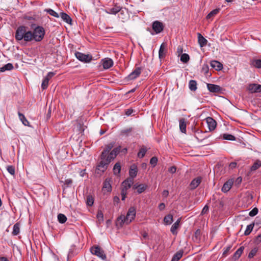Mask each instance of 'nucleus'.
Here are the masks:
<instances>
[{
	"mask_svg": "<svg viewBox=\"0 0 261 261\" xmlns=\"http://www.w3.org/2000/svg\"><path fill=\"white\" fill-rule=\"evenodd\" d=\"M45 33L44 29L41 26L36 27L32 32L27 31V28L22 25L17 28L15 37L17 41L24 39L26 42H30L33 40L39 42L43 39Z\"/></svg>",
	"mask_w": 261,
	"mask_h": 261,
	"instance_id": "nucleus-1",
	"label": "nucleus"
},
{
	"mask_svg": "<svg viewBox=\"0 0 261 261\" xmlns=\"http://www.w3.org/2000/svg\"><path fill=\"white\" fill-rule=\"evenodd\" d=\"M136 214V209L134 207H130L127 213L126 216L121 215L117 219V223L119 224L120 226L126 223H130L135 218Z\"/></svg>",
	"mask_w": 261,
	"mask_h": 261,
	"instance_id": "nucleus-2",
	"label": "nucleus"
},
{
	"mask_svg": "<svg viewBox=\"0 0 261 261\" xmlns=\"http://www.w3.org/2000/svg\"><path fill=\"white\" fill-rule=\"evenodd\" d=\"M100 161L97 164L96 168V172L97 174H101L103 173L107 169L108 165L111 162L110 159L108 156H102L100 154Z\"/></svg>",
	"mask_w": 261,
	"mask_h": 261,
	"instance_id": "nucleus-3",
	"label": "nucleus"
},
{
	"mask_svg": "<svg viewBox=\"0 0 261 261\" xmlns=\"http://www.w3.org/2000/svg\"><path fill=\"white\" fill-rule=\"evenodd\" d=\"M91 252L98 257L105 259L106 258V255L103 250L98 246H94L90 249Z\"/></svg>",
	"mask_w": 261,
	"mask_h": 261,
	"instance_id": "nucleus-4",
	"label": "nucleus"
},
{
	"mask_svg": "<svg viewBox=\"0 0 261 261\" xmlns=\"http://www.w3.org/2000/svg\"><path fill=\"white\" fill-rule=\"evenodd\" d=\"M76 58L80 61L89 63L92 60V57L89 54H84L81 52L76 51L75 53Z\"/></svg>",
	"mask_w": 261,
	"mask_h": 261,
	"instance_id": "nucleus-5",
	"label": "nucleus"
},
{
	"mask_svg": "<svg viewBox=\"0 0 261 261\" xmlns=\"http://www.w3.org/2000/svg\"><path fill=\"white\" fill-rule=\"evenodd\" d=\"M207 88L212 93H220L223 90L222 88L220 86L213 84H207Z\"/></svg>",
	"mask_w": 261,
	"mask_h": 261,
	"instance_id": "nucleus-6",
	"label": "nucleus"
},
{
	"mask_svg": "<svg viewBox=\"0 0 261 261\" xmlns=\"http://www.w3.org/2000/svg\"><path fill=\"white\" fill-rule=\"evenodd\" d=\"M152 29L156 34H159L163 30L164 25L163 23L159 21H155L152 23Z\"/></svg>",
	"mask_w": 261,
	"mask_h": 261,
	"instance_id": "nucleus-7",
	"label": "nucleus"
},
{
	"mask_svg": "<svg viewBox=\"0 0 261 261\" xmlns=\"http://www.w3.org/2000/svg\"><path fill=\"white\" fill-rule=\"evenodd\" d=\"M167 52V44L165 43H163L160 47L159 51V58L160 60L164 59Z\"/></svg>",
	"mask_w": 261,
	"mask_h": 261,
	"instance_id": "nucleus-8",
	"label": "nucleus"
},
{
	"mask_svg": "<svg viewBox=\"0 0 261 261\" xmlns=\"http://www.w3.org/2000/svg\"><path fill=\"white\" fill-rule=\"evenodd\" d=\"M120 12L121 14H123L124 12L122 10V7L115 5L114 7L111 8H109L106 10V12L108 14H116L118 12Z\"/></svg>",
	"mask_w": 261,
	"mask_h": 261,
	"instance_id": "nucleus-9",
	"label": "nucleus"
},
{
	"mask_svg": "<svg viewBox=\"0 0 261 261\" xmlns=\"http://www.w3.org/2000/svg\"><path fill=\"white\" fill-rule=\"evenodd\" d=\"M248 90L251 93L261 92V85L257 84H251L249 85Z\"/></svg>",
	"mask_w": 261,
	"mask_h": 261,
	"instance_id": "nucleus-10",
	"label": "nucleus"
},
{
	"mask_svg": "<svg viewBox=\"0 0 261 261\" xmlns=\"http://www.w3.org/2000/svg\"><path fill=\"white\" fill-rule=\"evenodd\" d=\"M103 67L105 69H108L113 66L114 64L112 59L106 58L102 60Z\"/></svg>",
	"mask_w": 261,
	"mask_h": 261,
	"instance_id": "nucleus-11",
	"label": "nucleus"
},
{
	"mask_svg": "<svg viewBox=\"0 0 261 261\" xmlns=\"http://www.w3.org/2000/svg\"><path fill=\"white\" fill-rule=\"evenodd\" d=\"M120 149L121 146H120L113 149L108 155V158L110 159V161H111L113 160L116 155L120 152Z\"/></svg>",
	"mask_w": 261,
	"mask_h": 261,
	"instance_id": "nucleus-12",
	"label": "nucleus"
},
{
	"mask_svg": "<svg viewBox=\"0 0 261 261\" xmlns=\"http://www.w3.org/2000/svg\"><path fill=\"white\" fill-rule=\"evenodd\" d=\"M206 122L208 125L209 130L212 131L214 130L217 125L216 121L211 117H207L206 119Z\"/></svg>",
	"mask_w": 261,
	"mask_h": 261,
	"instance_id": "nucleus-13",
	"label": "nucleus"
},
{
	"mask_svg": "<svg viewBox=\"0 0 261 261\" xmlns=\"http://www.w3.org/2000/svg\"><path fill=\"white\" fill-rule=\"evenodd\" d=\"M201 177H197L192 180L190 184V188L191 190H194L196 189L201 182Z\"/></svg>",
	"mask_w": 261,
	"mask_h": 261,
	"instance_id": "nucleus-14",
	"label": "nucleus"
},
{
	"mask_svg": "<svg viewBox=\"0 0 261 261\" xmlns=\"http://www.w3.org/2000/svg\"><path fill=\"white\" fill-rule=\"evenodd\" d=\"M134 182V179L132 178H127L122 183V189L127 190L130 188Z\"/></svg>",
	"mask_w": 261,
	"mask_h": 261,
	"instance_id": "nucleus-15",
	"label": "nucleus"
},
{
	"mask_svg": "<svg viewBox=\"0 0 261 261\" xmlns=\"http://www.w3.org/2000/svg\"><path fill=\"white\" fill-rule=\"evenodd\" d=\"M141 69L140 67L136 68L128 76L130 80H134L140 75Z\"/></svg>",
	"mask_w": 261,
	"mask_h": 261,
	"instance_id": "nucleus-16",
	"label": "nucleus"
},
{
	"mask_svg": "<svg viewBox=\"0 0 261 261\" xmlns=\"http://www.w3.org/2000/svg\"><path fill=\"white\" fill-rule=\"evenodd\" d=\"M233 181L231 179L227 180L223 185V186L221 189L222 191L224 193H226V192H227L228 191H229L233 185Z\"/></svg>",
	"mask_w": 261,
	"mask_h": 261,
	"instance_id": "nucleus-17",
	"label": "nucleus"
},
{
	"mask_svg": "<svg viewBox=\"0 0 261 261\" xmlns=\"http://www.w3.org/2000/svg\"><path fill=\"white\" fill-rule=\"evenodd\" d=\"M111 179L109 178H107L106 179L105 181L103 182V189L107 191V192H110L112 190L111 187Z\"/></svg>",
	"mask_w": 261,
	"mask_h": 261,
	"instance_id": "nucleus-18",
	"label": "nucleus"
},
{
	"mask_svg": "<svg viewBox=\"0 0 261 261\" xmlns=\"http://www.w3.org/2000/svg\"><path fill=\"white\" fill-rule=\"evenodd\" d=\"M147 187V185L145 184L137 185L136 184L133 186V189H137V192L139 194H141L146 189Z\"/></svg>",
	"mask_w": 261,
	"mask_h": 261,
	"instance_id": "nucleus-19",
	"label": "nucleus"
},
{
	"mask_svg": "<svg viewBox=\"0 0 261 261\" xmlns=\"http://www.w3.org/2000/svg\"><path fill=\"white\" fill-rule=\"evenodd\" d=\"M134 129L132 127L124 128L120 131V135L122 136H128L132 134Z\"/></svg>",
	"mask_w": 261,
	"mask_h": 261,
	"instance_id": "nucleus-20",
	"label": "nucleus"
},
{
	"mask_svg": "<svg viewBox=\"0 0 261 261\" xmlns=\"http://www.w3.org/2000/svg\"><path fill=\"white\" fill-rule=\"evenodd\" d=\"M138 172V169L136 166L133 165L130 167L129 171V177L132 178L133 179L137 176Z\"/></svg>",
	"mask_w": 261,
	"mask_h": 261,
	"instance_id": "nucleus-21",
	"label": "nucleus"
},
{
	"mask_svg": "<svg viewBox=\"0 0 261 261\" xmlns=\"http://www.w3.org/2000/svg\"><path fill=\"white\" fill-rule=\"evenodd\" d=\"M114 146L113 143H110L106 146L105 148L101 153L102 156H108L109 154L110 151L112 149Z\"/></svg>",
	"mask_w": 261,
	"mask_h": 261,
	"instance_id": "nucleus-22",
	"label": "nucleus"
},
{
	"mask_svg": "<svg viewBox=\"0 0 261 261\" xmlns=\"http://www.w3.org/2000/svg\"><path fill=\"white\" fill-rule=\"evenodd\" d=\"M244 249V247L243 246L240 247L234 253L232 256V259L234 260L238 259L242 254Z\"/></svg>",
	"mask_w": 261,
	"mask_h": 261,
	"instance_id": "nucleus-23",
	"label": "nucleus"
},
{
	"mask_svg": "<svg viewBox=\"0 0 261 261\" xmlns=\"http://www.w3.org/2000/svg\"><path fill=\"white\" fill-rule=\"evenodd\" d=\"M198 41L200 47L205 46L207 42V40L200 33H198Z\"/></svg>",
	"mask_w": 261,
	"mask_h": 261,
	"instance_id": "nucleus-24",
	"label": "nucleus"
},
{
	"mask_svg": "<svg viewBox=\"0 0 261 261\" xmlns=\"http://www.w3.org/2000/svg\"><path fill=\"white\" fill-rule=\"evenodd\" d=\"M211 65L218 71L221 70L223 67L222 64L217 61H212L211 62Z\"/></svg>",
	"mask_w": 261,
	"mask_h": 261,
	"instance_id": "nucleus-25",
	"label": "nucleus"
},
{
	"mask_svg": "<svg viewBox=\"0 0 261 261\" xmlns=\"http://www.w3.org/2000/svg\"><path fill=\"white\" fill-rule=\"evenodd\" d=\"M186 126L187 124L185 119L184 118L180 119L179 120V128L182 133H186Z\"/></svg>",
	"mask_w": 261,
	"mask_h": 261,
	"instance_id": "nucleus-26",
	"label": "nucleus"
},
{
	"mask_svg": "<svg viewBox=\"0 0 261 261\" xmlns=\"http://www.w3.org/2000/svg\"><path fill=\"white\" fill-rule=\"evenodd\" d=\"M60 16L62 19L68 24H72V19L66 13L62 12L60 13Z\"/></svg>",
	"mask_w": 261,
	"mask_h": 261,
	"instance_id": "nucleus-27",
	"label": "nucleus"
},
{
	"mask_svg": "<svg viewBox=\"0 0 261 261\" xmlns=\"http://www.w3.org/2000/svg\"><path fill=\"white\" fill-rule=\"evenodd\" d=\"M180 218H179L171 226L170 230L173 234H176V229L179 226Z\"/></svg>",
	"mask_w": 261,
	"mask_h": 261,
	"instance_id": "nucleus-28",
	"label": "nucleus"
},
{
	"mask_svg": "<svg viewBox=\"0 0 261 261\" xmlns=\"http://www.w3.org/2000/svg\"><path fill=\"white\" fill-rule=\"evenodd\" d=\"M201 238V231L200 229H197L195 231L194 236H193V240L197 243H198L200 240Z\"/></svg>",
	"mask_w": 261,
	"mask_h": 261,
	"instance_id": "nucleus-29",
	"label": "nucleus"
},
{
	"mask_svg": "<svg viewBox=\"0 0 261 261\" xmlns=\"http://www.w3.org/2000/svg\"><path fill=\"white\" fill-rule=\"evenodd\" d=\"M18 116H19V119L22 122L23 124L25 126H30V123L28 121V120L26 119V118L25 117L24 115L23 114H21L19 112H18Z\"/></svg>",
	"mask_w": 261,
	"mask_h": 261,
	"instance_id": "nucleus-30",
	"label": "nucleus"
},
{
	"mask_svg": "<svg viewBox=\"0 0 261 261\" xmlns=\"http://www.w3.org/2000/svg\"><path fill=\"white\" fill-rule=\"evenodd\" d=\"M183 251L180 250L177 252L173 256L171 261H178L182 256Z\"/></svg>",
	"mask_w": 261,
	"mask_h": 261,
	"instance_id": "nucleus-31",
	"label": "nucleus"
},
{
	"mask_svg": "<svg viewBox=\"0 0 261 261\" xmlns=\"http://www.w3.org/2000/svg\"><path fill=\"white\" fill-rule=\"evenodd\" d=\"M164 222L166 225H170L173 222V215L168 214L166 215L164 218Z\"/></svg>",
	"mask_w": 261,
	"mask_h": 261,
	"instance_id": "nucleus-32",
	"label": "nucleus"
},
{
	"mask_svg": "<svg viewBox=\"0 0 261 261\" xmlns=\"http://www.w3.org/2000/svg\"><path fill=\"white\" fill-rule=\"evenodd\" d=\"M261 167V161L256 160L250 168L251 171H254Z\"/></svg>",
	"mask_w": 261,
	"mask_h": 261,
	"instance_id": "nucleus-33",
	"label": "nucleus"
},
{
	"mask_svg": "<svg viewBox=\"0 0 261 261\" xmlns=\"http://www.w3.org/2000/svg\"><path fill=\"white\" fill-rule=\"evenodd\" d=\"M20 232V224L18 223H16L13 226V229L12 234L14 236H17Z\"/></svg>",
	"mask_w": 261,
	"mask_h": 261,
	"instance_id": "nucleus-34",
	"label": "nucleus"
},
{
	"mask_svg": "<svg viewBox=\"0 0 261 261\" xmlns=\"http://www.w3.org/2000/svg\"><path fill=\"white\" fill-rule=\"evenodd\" d=\"M221 137L224 140H230V141H234L236 140V137L230 134H224L221 135Z\"/></svg>",
	"mask_w": 261,
	"mask_h": 261,
	"instance_id": "nucleus-35",
	"label": "nucleus"
},
{
	"mask_svg": "<svg viewBox=\"0 0 261 261\" xmlns=\"http://www.w3.org/2000/svg\"><path fill=\"white\" fill-rule=\"evenodd\" d=\"M189 89L192 91H195L197 89V83L194 80H190L189 83Z\"/></svg>",
	"mask_w": 261,
	"mask_h": 261,
	"instance_id": "nucleus-36",
	"label": "nucleus"
},
{
	"mask_svg": "<svg viewBox=\"0 0 261 261\" xmlns=\"http://www.w3.org/2000/svg\"><path fill=\"white\" fill-rule=\"evenodd\" d=\"M13 68V65L11 63H8L3 67L0 68V72H4L6 70H11Z\"/></svg>",
	"mask_w": 261,
	"mask_h": 261,
	"instance_id": "nucleus-37",
	"label": "nucleus"
},
{
	"mask_svg": "<svg viewBox=\"0 0 261 261\" xmlns=\"http://www.w3.org/2000/svg\"><path fill=\"white\" fill-rule=\"evenodd\" d=\"M146 151H147L146 147L143 146L139 150V151L138 152V154H137L138 157L139 158H143L145 156Z\"/></svg>",
	"mask_w": 261,
	"mask_h": 261,
	"instance_id": "nucleus-38",
	"label": "nucleus"
},
{
	"mask_svg": "<svg viewBox=\"0 0 261 261\" xmlns=\"http://www.w3.org/2000/svg\"><path fill=\"white\" fill-rule=\"evenodd\" d=\"M58 220L60 223H64L67 221L66 216L63 214H59L58 215Z\"/></svg>",
	"mask_w": 261,
	"mask_h": 261,
	"instance_id": "nucleus-39",
	"label": "nucleus"
},
{
	"mask_svg": "<svg viewBox=\"0 0 261 261\" xmlns=\"http://www.w3.org/2000/svg\"><path fill=\"white\" fill-rule=\"evenodd\" d=\"M121 170V166L120 163H117L115 164L113 168L114 174L117 175L119 174Z\"/></svg>",
	"mask_w": 261,
	"mask_h": 261,
	"instance_id": "nucleus-40",
	"label": "nucleus"
},
{
	"mask_svg": "<svg viewBox=\"0 0 261 261\" xmlns=\"http://www.w3.org/2000/svg\"><path fill=\"white\" fill-rule=\"evenodd\" d=\"M254 227V223L250 224L247 226V228L245 231L244 234L245 236L249 235L252 231Z\"/></svg>",
	"mask_w": 261,
	"mask_h": 261,
	"instance_id": "nucleus-41",
	"label": "nucleus"
},
{
	"mask_svg": "<svg viewBox=\"0 0 261 261\" xmlns=\"http://www.w3.org/2000/svg\"><path fill=\"white\" fill-rule=\"evenodd\" d=\"M252 65L257 68H261V59H255L252 61Z\"/></svg>",
	"mask_w": 261,
	"mask_h": 261,
	"instance_id": "nucleus-42",
	"label": "nucleus"
},
{
	"mask_svg": "<svg viewBox=\"0 0 261 261\" xmlns=\"http://www.w3.org/2000/svg\"><path fill=\"white\" fill-rule=\"evenodd\" d=\"M190 60V57L187 54H182L180 57V61L184 63H187Z\"/></svg>",
	"mask_w": 261,
	"mask_h": 261,
	"instance_id": "nucleus-43",
	"label": "nucleus"
},
{
	"mask_svg": "<svg viewBox=\"0 0 261 261\" xmlns=\"http://www.w3.org/2000/svg\"><path fill=\"white\" fill-rule=\"evenodd\" d=\"M44 11L50 15L53 16L55 17L58 18L60 16V15L57 12H56L54 10L51 9H46Z\"/></svg>",
	"mask_w": 261,
	"mask_h": 261,
	"instance_id": "nucleus-44",
	"label": "nucleus"
},
{
	"mask_svg": "<svg viewBox=\"0 0 261 261\" xmlns=\"http://www.w3.org/2000/svg\"><path fill=\"white\" fill-rule=\"evenodd\" d=\"M257 251H258L257 247H254V248H253L248 254V258H253L256 255Z\"/></svg>",
	"mask_w": 261,
	"mask_h": 261,
	"instance_id": "nucleus-45",
	"label": "nucleus"
},
{
	"mask_svg": "<svg viewBox=\"0 0 261 261\" xmlns=\"http://www.w3.org/2000/svg\"><path fill=\"white\" fill-rule=\"evenodd\" d=\"M94 202V199L91 195H88L86 199V203L89 206H92Z\"/></svg>",
	"mask_w": 261,
	"mask_h": 261,
	"instance_id": "nucleus-46",
	"label": "nucleus"
},
{
	"mask_svg": "<svg viewBox=\"0 0 261 261\" xmlns=\"http://www.w3.org/2000/svg\"><path fill=\"white\" fill-rule=\"evenodd\" d=\"M219 11V9H215L212 11L206 16L207 19L211 18L214 17L215 15H216Z\"/></svg>",
	"mask_w": 261,
	"mask_h": 261,
	"instance_id": "nucleus-47",
	"label": "nucleus"
},
{
	"mask_svg": "<svg viewBox=\"0 0 261 261\" xmlns=\"http://www.w3.org/2000/svg\"><path fill=\"white\" fill-rule=\"evenodd\" d=\"M7 170L8 172L12 175H14L15 174V167L13 166H8L7 167Z\"/></svg>",
	"mask_w": 261,
	"mask_h": 261,
	"instance_id": "nucleus-48",
	"label": "nucleus"
},
{
	"mask_svg": "<svg viewBox=\"0 0 261 261\" xmlns=\"http://www.w3.org/2000/svg\"><path fill=\"white\" fill-rule=\"evenodd\" d=\"M201 72L205 75H207L208 73V66L207 64H204L202 66Z\"/></svg>",
	"mask_w": 261,
	"mask_h": 261,
	"instance_id": "nucleus-49",
	"label": "nucleus"
},
{
	"mask_svg": "<svg viewBox=\"0 0 261 261\" xmlns=\"http://www.w3.org/2000/svg\"><path fill=\"white\" fill-rule=\"evenodd\" d=\"M158 163V158L155 156H153L151 158L150 160V164L152 165L153 167H154Z\"/></svg>",
	"mask_w": 261,
	"mask_h": 261,
	"instance_id": "nucleus-50",
	"label": "nucleus"
},
{
	"mask_svg": "<svg viewBox=\"0 0 261 261\" xmlns=\"http://www.w3.org/2000/svg\"><path fill=\"white\" fill-rule=\"evenodd\" d=\"M258 208L257 207L253 208L249 213V215L251 217L255 216L258 213Z\"/></svg>",
	"mask_w": 261,
	"mask_h": 261,
	"instance_id": "nucleus-51",
	"label": "nucleus"
},
{
	"mask_svg": "<svg viewBox=\"0 0 261 261\" xmlns=\"http://www.w3.org/2000/svg\"><path fill=\"white\" fill-rule=\"evenodd\" d=\"M48 82L49 81L47 80V79H45V78L44 79L41 84V88L43 89H45L47 88Z\"/></svg>",
	"mask_w": 261,
	"mask_h": 261,
	"instance_id": "nucleus-52",
	"label": "nucleus"
},
{
	"mask_svg": "<svg viewBox=\"0 0 261 261\" xmlns=\"http://www.w3.org/2000/svg\"><path fill=\"white\" fill-rule=\"evenodd\" d=\"M127 194V190L122 188L121 192V195L122 200H125Z\"/></svg>",
	"mask_w": 261,
	"mask_h": 261,
	"instance_id": "nucleus-53",
	"label": "nucleus"
},
{
	"mask_svg": "<svg viewBox=\"0 0 261 261\" xmlns=\"http://www.w3.org/2000/svg\"><path fill=\"white\" fill-rule=\"evenodd\" d=\"M55 75V73L53 72H49L48 73L47 75L45 77V79H47L49 81V80Z\"/></svg>",
	"mask_w": 261,
	"mask_h": 261,
	"instance_id": "nucleus-54",
	"label": "nucleus"
},
{
	"mask_svg": "<svg viewBox=\"0 0 261 261\" xmlns=\"http://www.w3.org/2000/svg\"><path fill=\"white\" fill-rule=\"evenodd\" d=\"M72 183V180L70 178L67 179L64 181V185H66L67 187H68Z\"/></svg>",
	"mask_w": 261,
	"mask_h": 261,
	"instance_id": "nucleus-55",
	"label": "nucleus"
},
{
	"mask_svg": "<svg viewBox=\"0 0 261 261\" xmlns=\"http://www.w3.org/2000/svg\"><path fill=\"white\" fill-rule=\"evenodd\" d=\"M97 217L99 220H103V214L101 211H98L97 214Z\"/></svg>",
	"mask_w": 261,
	"mask_h": 261,
	"instance_id": "nucleus-56",
	"label": "nucleus"
},
{
	"mask_svg": "<svg viewBox=\"0 0 261 261\" xmlns=\"http://www.w3.org/2000/svg\"><path fill=\"white\" fill-rule=\"evenodd\" d=\"M209 210V207L207 205H205L201 211V214L203 215L206 214Z\"/></svg>",
	"mask_w": 261,
	"mask_h": 261,
	"instance_id": "nucleus-57",
	"label": "nucleus"
},
{
	"mask_svg": "<svg viewBox=\"0 0 261 261\" xmlns=\"http://www.w3.org/2000/svg\"><path fill=\"white\" fill-rule=\"evenodd\" d=\"M134 112V110L132 109H128L125 110V115L127 116H130Z\"/></svg>",
	"mask_w": 261,
	"mask_h": 261,
	"instance_id": "nucleus-58",
	"label": "nucleus"
},
{
	"mask_svg": "<svg viewBox=\"0 0 261 261\" xmlns=\"http://www.w3.org/2000/svg\"><path fill=\"white\" fill-rule=\"evenodd\" d=\"M176 171V168L175 166H172L168 169V171L171 173H174Z\"/></svg>",
	"mask_w": 261,
	"mask_h": 261,
	"instance_id": "nucleus-59",
	"label": "nucleus"
},
{
	"mask_svg": "<svg viewBox=\"0 0 261 261\" xmlns=\"http://www.w3.org/2000/svg\"><path fill=\"white\" fill-rule=\"evenodd\" d=\"M237 165V164L236 162H231L229 164V168L231 169H233L236 168Z\"/></svg>",
	"mask_w": 261,
	"mask_h": 261,
	"instance_id": "nucleus-60",
	"label": "nucleus"
},
{
	"mask_svg": "<svg viewBox=\"0 0 261 261\" xmlns=\"http://www.w3.org/2000/svg\"><path fill=\"white\" fill-rule=\"evenodd\" d=\"M255 242L257 244L261 242V233L256 237L255 239Z\"/></svg>",
	"mask_w": 261,
	"mask_h": 261,
	"instance_id": "nucleus-61",
	"label": "nucleus"
},
{
	"mask_svg": "<svg viewBox=\"0 0 261 261\" xmlns=\"http://www.w3.org/2000/svg\"><path fill=\"white\" fill-rule=\"evenodd\" d=\"M77 127H78L79 132L80 133L84 132V128H83V126L81 123H78L77 125Z\"/></svg>",
	"mask_w": 261,
	"mask_h": 261,
	"instance_id": "nucleus-62",
	"label": "nucleus"
},
{
	"mask_svg": "<svg viewBox=\"0 0 261 261\" xmlns=\"http://www.w3.org/2000/svg\"><path fill=\"white\" fill-rule=\"evenodd\" d=\"M231 248V246H228L226 250L223 252V255H226L227 253L228 252V251L230 250V248Z\"/></svg>",
	"mask_w": 261,
	"mask_h": 261,
	"instance_id": "nucleus-63",
	"label": "nucleus"
},
{
	"mask_svg": "<svg viewBox=\"0 0 261 261\" xmlns=\"http://www.w3.org/2000/svg\"><path fill=\"white\" fill-rule=\"evenodd\" d=\"M165 207V205L164 203H161L159 205V208L161 211L164 210Z\"/></svg>",
	"mask_w": 261,
	"mask_h": 261,
	"instance_id": "nucleus-64",
	"label": "nucleus"
}]
</instances>
